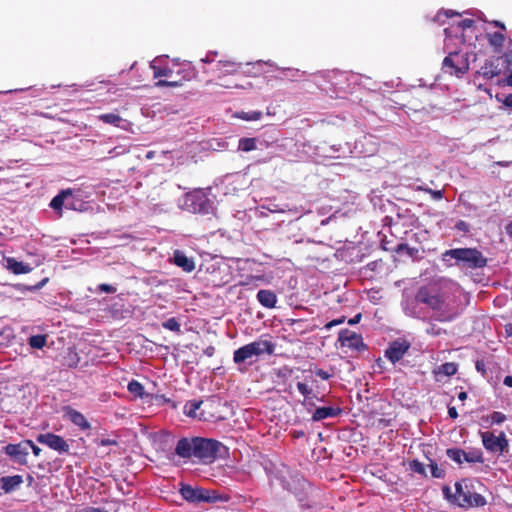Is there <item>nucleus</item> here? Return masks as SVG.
<instances>
[{
  "mask_svg": "<svg viewBox=\"0 0 512 512\" xmlns=\"http://www.w3.org/2000/svg\"><path fill=\"white\" fill-rule=\"evenodd\" d=\"M227 452V447L218 440L203 437H183L175 447V454L179 457L196 458L203 463H212Z\"/></svg>",
  "mask_w": 512,
  "mask_h": 512,
  "instance_id": "obj_1",
  "label": "nucleus"
},
{
  "mask_svg": "<svg viewBox=\"0 0 512 512\" xmlns=\"http://www.w3.org/2000/svg\"><path fill=\"white\" fill-rule=\"evenodd\" d=\"M485 491L486 486L477 478H465L456 482L454 495L448 486L443 488L445 497L461 508L484 507L487 504L483 495Z\"/></svg>",
  "mask_w": 512,
  "mask_h": 512,
  "instance_id": "obj_2",
  "label": "nucleus"
},
{
  "mask_svg": "<svg viewBox=\"0 0 512 512\" xmlns=\"http://www.w3.org/2000/svg\"><path fill=\"white\" fill-rule=\"evenodd\" d=\"M415 300L432 309L435 313V320L439 322H450L455 318V314L437 284L421 286L415 295Z\"/></svg>",
  "mask_w": 512,
  "mask_h": 512,
  "instance_id": "obj_3",
  "label": "nucleus"
},
{
  "mask_svg": "<svg viewBox=\"0 0 512 512\" xmlns=\"http://www.w3.org/2000/svg\"><path fill=\"white\" fill-rule=\"evenodd\" d=\"M154 78L167 77L171 80H159L157 87H178L183 81H190L195 77L194 70L189 65H174L173 67L158 66L155 61L150 64Z\"/></svg>",
  "mask_w": 512,
  "mask_h": 512,
  "instance_id": "obj_4",
  "label": "nucleus"
},
{
  "mask_svg": "<svg viewBox=\"0 0 512 512\" xmlns=\"http://www.w3.org/2000/svg\"><path fill=\"white\" fill-rule=\"evenodd\" d=\"M453 258L457 264L470 269L483 268L487 265V258L477 248H455L444 252L443 260Z\"/></svg>",
  "mask_w": 512,
  "mask_h": 512,
  "instance_id": "obj_5",
  "label": "nucleus"
},
{
  "mask_svg": "<svg viewBox=\"0 0 512 512\" xmlns=\"http://www.w3.org/2000/svg\"><path fill=\"white\" fill-rule=\"evenodd\" d=\"M275 347L276 345L272 341L260 338L235 350L233 361L236 364H241L253 356L272 355Z\"/></svg>",
  "mask_w": 512,
  "mask_h": 512,
  "instance_id": "obj_6",
  "label": "nucleus"
},
{
  "mask_svg": "<svg viewBox=\"0 0 512 512\" xmlns=\"http://www.w3.org/2000/svg\"><path fill=\"white\" fill-rule=\"evenodd\" d=\"M470 55L468 52L452 51L443 59L442 71L444 74L461 78L470 69Z\"/></svg>",
  "mask_w": 512,
  "mask_h": 512,
  "instance_id": "obj_7",
  "label": "nucleus"
},
{
  "mask_svg": "<svg viewBox=\"0 0 512 512\" xmlns=\"http://www.w3.org/2000/svg\"><path fill=\"white\" fill-rule=\"evenodd\" d=\"M480 437L484 448L490 453L502 455L509 448V442L504 432L496 436L493 432L480 431Z\"/></svg>",
  "mask_w": 512,
  "mask_h": 512,
  "instance_id": "obj_8",
  "label": "nucleus"
},
{
  "mask_svg": "<svg viewBox=\"0 0 512 512\" xmlns=\"http://www.w3.org/2000/svg\"><path fill=\"white\" fill-rule=\"evenodd\" d=\"M338 341L342 346L353 350L364 351L367 349V345L363 342L362 336L348 329H343L339 332Z\"/></svg>",
  "mask_w": 512,
  "mask_h": 512,
  "instance_id": "obj_9",
  "label": "nucleus"
},
{
  "mask_svg": "<svg viewBox=\"0 0 512 512\" xmlns=\"http://www.w3.org/2000/svg\"><path fill=\"white\" fill-rule=\"evenodd\" d=\"M411 344L407 340H395L391 342L385 351V357L393 364L400 361L409 351Z\"/></svg>",
  "mask_w": 512,
  "mask_h": 512,
  "instance_id": "obj_10",
  "label": "nucleus"
},
{
  "mask_svg": "<svg viewBox=\"0 0 512 512\" xmlns=\"http://www.w3.org/2000/svg\"><path fill=\"white\" fill-rule=\"evenodd\" d=\"M28 447L32 448V440H26L18 444H8L5 447V452L15 462L26 463L29 455Z\"/></svg>",
  "mask_w": 512,
  "mask_h": 512,
  "instance_id": "obj_11",
  "label": "nucleus"
},
{
  "mask_svg": "<svg viewBox=\"0 0 512 512\" xmlns=\"http://www.w3.org/2000/svg\"><path fill=\"white\" fill-rule=\"evenodd\" d=\"M179 492L183 499L190 503L208 502L210 500L207 490L201 488H193L187 484H181Z\"/></svg>",
  "mask_w": 512,
  "mask_h": 512,
  "instance_id": "obj_12",
  "label": "nucleus"
},
{
  "mask_svg": "<svg viewBox=\"0 0 512 512\" xmlns=\"http://www.w3.org/2000/svg\"><path fill=\"white\" fill-rule=\"evenodd\" d=\"M37 441L59 453L69 451V444L61 436L53 433L40 434L37 436Z\"/></svg>",
  "mask_w": 512,
  "mask_h": 512,
  "instance_id": "obj_13",
  "label": "nucleus"
},
{
  "mask_svg": "<svg viewBox=\"0 0 512 512\" xmlns=\"http://www.w3.org/2000/svg\"><path fill=\"white\" fill-rule=\"evenodd\" d=\"M500 57H491L485 61L481 68L477 71V74L483 78L490 80L501 73L499 67Z\"/></svg>",
  "mask_w": 512,
  "mask_h": 512,
  "instance_id": "obj_14",
  "label": "nucleus"
},
{
  "mask_svg": "<svg viewBox=\"0 0 512 512\" xmlns=\"http://www.w3.org/2000/svg\"><path fill=\"white\" fill-rule=\"evenodd\" d=\"M23 483V478L20 475L0 477V495L2 492L9 493L19 488Z\"/></svg>",
  "mask_w": 512,
  "mask_h": 512,
  "instance_id": "obj_15",
  "label": "nucleus"
},
{
  "mask_svg": "<svg viewBox=\"0 0 512 512\" xmlns=\"http://www.w3.org/2000/svg\"><path fill=\"white\" fill-rule=\"evenodd\" d=\"M173 262L185 272H192L195 269V262L187 257L182 251L176 250L173 254Z\"/></svg>",
  "mask_w": 512,
  "mask_h": 512,
  "instance_id": "obj_16",
  "label": "nucleus"
},
{
  "mask_svg": "<svg viewBox=\"0 0 512 512\" xmlns=\"http://www.w3.org/2000/svg\"><path fill=\"white\" fill-rule=\"evenodd\" d=\"M342 413L340 407H318L312 414V421H321L326 418L337 417Z\"/></svg>",
  "mask_w": 512,
  "mask_h": 512,
  "instance_id": "obj_17",
  "label": "nucleus"
},
{
  "mask_svg": "<svg viewBox=\"0 0 512 512\" xmlns=\"http://www.w3.org/2000/svg\"><path fill=\"white\" fill-rule=\"evenodd\" d=\"M203 404L202 400H190L187 401L184 406V414L188 417L195 418L198 420H206L203 411H199L201 405Z\"/></svg>",
  "mask_w": 512,
  "mask_h": 512,
  "instance_id": "obj_18",
  "label": "nucleus"
},
{
  "mask_svg": "<svg viewBox=\"0 0 512 512\" xmlns=\"http://www.w3.org/2000/svg\"><path fill=\"white\" fill-rule=\"evenodd\" d=\"M72 196L71 189H65L60 191L50 202V207L57 212L60 216L62 215V208L65 207V201L68 197Z\"/></svg>",
  "mask_w": 512,
  "mask_h": 512,
  "instance_id": "obj_19",
  "label": "nucleus"
},
{
  "mask_svg": "<svg viewBox=\"0 0 512 512\" xmlns=\"http://www.w3.org/2000/svg\"><path fill=\"white\" fill-rule=\"evenodd\" d=\"M257 300L259 303L266 308H274L277 303V296L271 290L261 289L257 293Z\"/></svg>",
  "mask_w": 512,
  "mask_h": 512,
  "instance_id": "obj_20",
  "label": "nucleus"
},
{
  "mask_svg": "<svg viewBox=\"0 0 512 512\" xmlns=\"http://www.w3.org/2000/svg\"><path fill=\"white\" fill-rule=\"evenodd\" d=\"M486 38L495 53L502 52L506 40V37L502 32L487 33Z\"/></svg>",
  "mask_w": 512,
  "mask_h": 512,
  "instance_id": "obj_21",
  "label": "nucleus"
},
{
  "mask_svg": "<svg viewBox=\"0 0 512 512\" xmlns=\"http://www.w3.org/2000/svg\"><path fill=\"white\" fill-rule=\"evenodd\" d=\"M67 414L74 425L80 427L82 430L90 429V423L81 412L74 409H69Z\"/></svg>",
  "mask_w": 512,
  "mask_h": 512,
  "instance_id": "obj_22",
  "label": "nucleus"
},
{
  "mask_svg": "<svg viewBox=\"0 0 512 512\" xmlns=\"http://www.w3.org/2000/svg\"><path fill=\"white\" fill-rule=\"evenodd\" d=\"M98 120L119 128H125L123 124H127V121L123 120L122 117L116 113L100 114L98 115Z\"/></svg>",
  "mask_w": 512,
  "mask_h": 512,
  "instance_id": "obj_23",
  "label": "nucleus"
},
{
  "mask_svg": "<svg viewBox=\"0 0 512 512\" xmlns=\"http://www.w3.org/2000/svg\"><path fill=\"white\" fill-rule=\"evenodd\" d=\"M6 262L7 268L16 275L30 272L29 265H26L23 262L16 260L15 258H7Z\"/></svg>",
  "mask_w": 512,
  "mask_h": 512,
  "instance_id": "obj_24",
  "label": "nucleus"
},
{
  "mask_svg": "<svg viewBox=\"0 0 512 512\" xmlns=\"http://www.w3.org/2000/svg\"><path fill=\"white\" fill-rule=\"evenodd\" d=\"M458 367L454 362H446L437 367L434 371L435 374H442L445 376H453L457 373Z\"/></svg>",
  "mask_w": 512,
  "mask_h": 512,
  "instance_id": "obj_25",
  "label": "nucleus"
},
{
  "mask_svg": "<svg viewBox=\"0 0 512 512\" xmlns=\"http://www.w3.org/2000/svg\"><path fill=\"white\" fill-rule=\"evenodd\" d=\"M464 461L468 463H483V453L479 449H472L468 452L464 451Z\"/></svg>",
  "mask_w": 512,
  "mask_h": 512,
  "instance_id": "obj_26",
  "label": "nucleus"
},
{
  "mask_svg": "<svg viewBox=\"0 0 512 512\" xmlns=\"http://www.w3.org/2000/svg\"><path fill=\"white\" fill-rule=\"evenodd\" d=\"M127 389L135 397H138V398L145 397L144 386L137 380L130 381L128 383Z\"/></svg>",
  "mask_w": 512,
  "mask_h": 512,
  "instance_id": "obj_27",
  "label": "nucleus"
},
{
  "mask_svg": "<svg viewBox=\"0 0 512 512\" xmlns=\"http://www.w3.org/2000/svg\"><path fill=\"white\" fill-rule=\"evenodd\" d=\"M217 69L224 73H234L239 69V65L234 61H218Z\"/></svg>",
  "mask_w": 512,
  "mask_h": 512,
  "instance_id": "obj_28",
  "label": "nucleus"
},
{
  "mask_svg": "<svg viewBox=\"0 0 512 512\" xmlns=\"http://www.w3.org/2000/svg\"><path fill=\"white\" fill-rule=\"evenodd\" d=\"M449 459L455 461L458 464H462L464 461V450L460 448H449L446 451Z\"/></svg>",
  "mask_w": 512,
  "mask_h": 512,
  "instance_id": "obj_29",
  "label": "nucleus"
},
{
  "mask_svg": "<svg viewBox=\"0 0 512 512\" xmlns=\"http://www.w3.org/2000/svg\"><path fill=\"white\" fill-rule=\"evenodd\" d=\"M239 150L249 152L256 149L255 138H241L238 145Z\"/></svg>",
  "mask_w": 512,
  "mask_h": 512,
  "instance_id": "obj_30",
  "label": "nucleus"
},
{
  "mask_svg": "<svg viewBox=\"0 0 512 512\" xmlns=\"http://www.w3.org/2000/svg\"><path fill=\"white\" fill-rule=\"evenodd\" d=\"M483 419L484 421L489 422L490 425H494L503 423L507 419V417L502 412L494 411L493 413H491L490 415L486 416Z\"/></svg>",
  "mask_w": 512,
  "mask_h": 512,
  "instance_id": "obj_31",
  "label": "nucleus"
},
{
  "mask_svg": "<svg viewBox=\"0 0 512 512\" xmlns=\"http://www.w3.org/2000/svg\"><path fill=\"white\" fill-rule=\"evenodd\" d=\"M163 328L168 329L170 331L180 333L181 326L178 320L175 317L169 318L168 320L162 323Z\"/></svg>",
  "mask_w": 512,
  "mask_h": 512,
  "instance_id": "obj_32",
  "label": "nucleus"
},
{
  "mask_svg": "<svg viewBox=\"0 0 512 512\" xmlns=\"http://www.w3.org/2000/svg\"><path fill=\"white\" fill-rule=\"evenodd\" d=\"M405 251L406 254L410 257H414L418 253V249L415 247H409L406 243H400L396 246L395 252L400 253Z\"/></svg>",
  "mask_w": 512,
  "mask_h": 512,
  "instance_id": "obj_33",
  "label": "nucleus"
},
{
  "mask_svg": "<svg viewBox=\"0 0 512 512\" xmlns=\"http://www.w3.org/2000/svg\"><path fill=\"white\" fill-rule=\"evenodd\" d=\"M475 26V21L473 19H463L459 21L458 27L461 28L462 32H465L466 30H469ZM462 42L465 43V34L462 33Z\"/></svg>",
  "mask_w": 512,
  "mask_h": 512,
  "instance_id": "obj_34",
  "label": "nucleus"
},
{
  "mask_svg": "<svg viewBox=\"0 0 512 512\" xmlns=\"http://www.w3.org/2000/svg\"><path fill=\"white\" fill-rule=\"evenodd\" d=\"M262 116V112L260 111H252V112H242L240 118L247 121H256L259 120Z\"/></svg>",
  "mask_w": 512,
  "mask_h": 512,
  "instance_id": "obj_35",
  "label": "nucleus"
},
{
  "mask_svg": "<svg viewBox=\"0 0 512 512\" xmlns=\"http://www.w3.org/2000/svg\"><path fill=\"white\" fill-rule=\"evenodd\" d=\"M47 335H34V349H42L47 345Z\"/></svg>",
  "mask_w": 512,
  "mask_h": 512,
  "instance_id": "obj_36",
  "label": "nucleus"
},
{
  "mask_svg": "<svg viewBox=\"0 0 512 512\" xmlns=\"http://www.w3.org/2000/svg\"><path fill=\"white\" fill-rule=\"evenodd\" d=\"M431 474L434 478H444L445 471L438 467L437 463L431 461L430 463Z\"/></svg>",
  "mask_w": 512,
  "mask_h": 512,
  "instance_id": "obj_37",
  "label": "nucleus"
},
{
  "mask_svg": "<svg viewBox=\"0 0 512 512\" xmlns=\"http://www.w3.org/2000/svg\"><path fill=\"white\" fill-rule=\"evenodd\" d=\"M297 389L306 399H308L312 393V389L303 382L297 383Z\"/></svg>",
  "mask_w": 512,
  "mask_h": 512,
  "instance_id": "obj_38",
  "label": "nucleus"
},
{
  "mask_svg": "<svg viewBox=\"0 0 512 512\" xmlns=\"http://www.w3.org/2000/svg\"><path fill=\"white\" fill-rule=\"evenodd\" d=\"M314 373L320 377L322 380H329L332 376H333V373L332 372H329V371H326V370H323L321 368H316L314 370Z\"/></svg>",
  "mask_w": 512,
  "mask_h": 512,
  "instance_id": "obj_39",
  "label": "nucleus"
},
{
  "mask_svg": "<svg viewBox=\"0 0 512 512\" xmlns=\"http://www.w3.org/2000/svg\"><path fill=\"white\" fill-rule=\"evenodd\" d=\"M411 469L416 472V473H419V474H425V468H424V465L417 461V460H413L411 462Z\"/></svg>",
  "mask_w": 512,
  "mask_h": 512,
  "instance_id": "obj_40",
  "label": "nucleus"
},
{
  "mask_svg": "<svg viewBox=\"0 0 512 512\" xmlns=\"http://www.w3.org/2000/svg\"><path fill=\"white\" fill-rule=\"evenodd\" d=\"M97 290L100 292H105L108 294H113L116 292V288L110 284L102 283L98 285Z\"/></svg>",
  "mask_w": 512,
  "mask_h": 512,
  "instance_id": "obj_41",
  "label": "nucleus"
},
{
  "mask_svg": "<svg viewBox=\"0 0 512 512\" xmlns=\"http://www.w3.org/2000/svg\"><path fill=\"white\" fill-rule=\"evenodd\" d=\"M97 445L99 446H117L118 441L116 439L103 438L100 440H96Z\"/></svg>",
  "mask_w": 512,
  "mask_h": 512,
  "instance_id": "obj_42",
  "label": "nucleus"
},
{
  "mask_svg": "<svg viewBox=\"0 0 512 512\" xmlns=\"http://www.w3.org/2000/svg\"><path fill=\"white\" fill-rule=\"evenodd\" d=\"M455 228L458 230V231H461V232H464V233H467L469 232L470 230V226L467 222L463 221V220H459L456 225H455Z\"/></svg>",
  "mask_w": 512,
  "mask_h": 512,
  "instance_id": "obj_43",
  "label": "nucleus"
},
{
  "mask_svg": "<svg viewBox=\"0 0 512 512\" xmlns=\"http://www.w3.org/2000/svg\"><path fill=\"white\" fill-rule=\"evenodd\" d=\"M501 59H504V62L506 64V68L509 70L512 66V51L505 52Z\"/></svg>",
  "mask_w": 512,
  "mask_h": 512,
  "instance_id": "obj_44",
  "label": "nucleus"
},
{
  "mask_svg": "<svg viewBox=\"0 0 512 512\" xmlns=\"http://www.w3.org/2000/svg\"><path fill=\"white\" fill-rule=\"evenodd\" d=\"M426 191L430 193L435 200H440L443 198V192L441 190H433L429 188L426 189Z\"/></svg>",
  "mask_w": 512,
  "mask_h": 512,
  "instance_id": "obj_45",
  "label": "nucleus"
},
{
  "mask_svg": "<svg viewBox=\"0 0 512 512\" xmlns=\"http://www.w3.org/2000/svg\"><path fill=\"white\" fill-rule=\"evenodd\" d=\"M345 321V317H341L339 319H334L330 322H328L326 325H325V328L326 329H330L336 325H339V324H342L343 322Z\"/></svg>",
  "mask_w": 512,
  "mask_h": 512,
  "instance_id": "obj_46",
  "label": "nucleus"
},
{
  "mask_svg": "<svg viewBox=\"0 0 512 512\" xmlns=\"http://www.w3.org/2000/svg\"><path fill=\"white\" fill-rule=\"evenodd\" d=\"M156 400L158 403H168L171 404L173 408H176V404L169 398H166L164 395H157Z\"/></svg>",
  "mask_w": 512,
  "mask_h": 512,
  "instance_id": "obj_47",
  "label": "nucleus"
},
{
  "mask_svg": "<svg viewBox=\"0 0 512 512\" xmlns=\"http://www.w3.org/2000/svg\"><path fill=\"white\" fill-rule=\"evenodd\" d=\"M65 208L66 209H73V210L77 209L75 201H74V198H73V195L71 197H68L67 201H65Z\"/></svg>",
  "mask_w": 512,
  "mask_h": 512,
  "instance_id": "obj_48",
  "label": "nucleus"
},
{
  "mask_svg": "<svg viewBox=\"0 0 512 512\" xmlns=\"http://www.w3.org/2000/svg\"><path fill=\"white\" fill-rule=\"evenodd\" d=\"M427 333L429 335L438 336L441 333V329L437 328L435 325H432L430 328L427 329Z\"/></svg>",
  "mask_w": 512,
  "mask_h": 512,
  "instance_id": "obj_49",
  "label": "nucleus"
},
{
  "mask_svg": "<svg viewBox=\"0 0 512 512\" xmlns=\"http://www.w3.org/2000/svg\"><path fill=\"white\" fill-rule=\"evenodd\" d=\"M49 281V277L46 276L44 277L43 279H41L39 282H37L36 284H34V290H39L41 289L42 287H44V285Z\"/></svg>",
  "mask_w": 512,
  "mask_h": 512,
  "instance_id": "obj_50",
  "label": "nucleus"
},
{
  "mask_svg": "<svg viewBox=\"0 0 512 512\" xmlns=\"http://www.w3.org/2000/svg\"><path fill=\"white\" fill-rule=\"evenodd\" d=\"M14 289L19 291V292H25V291H30L32 288L30 286H25L23 284H15L13 285Z\"/></svg>",
  "mask_w": 512,
  "mask_h": 512,
  "instance_id": "obj_51",
  "label": "nucleus"
},
{
  "mask_svg": "<svg viewBox=\"0 0 512 512\" xmlns=\"http://www.w3.org/2000/svg\"><path fill=\"white\" fill-rule=\"evenodd\" d=\"M217 55V52H211L204 59H201L204 63H211L214 61V57Z\"/></svg>",
  "mask_w": 512,
  "mask_h": 512,
  "instance_id": "obj_52",
  "label": "nucleus"
},
{
  "mask_svg": "<svg viewBox=\"0 0 512 512\" xmlns=\"http://www.w3.org/2000/svg\"><path fill=\"white\" fill-rule=\"evenodd\" d=\"M361 317H362V315L360 313H358L353 318L348 320V324L349 325H355V324L359 323L360 320H361Z\"/></svg>",
  "mask_w": 512,
  "mask_h": 512,
  "instance_id": "obj_53",
  "label": "nucleus"
},
{
  "mask_svg": "<svg viewBox=\"0 0 512 512\" xmlns=\"http://www.w3.org/2000/svg\"><path fill=\"white\" fill-rule=\"evenodd\" d=\"M448 415L452 419H456L458 417V412L455 407H448Z\"/></svg>",
  "mask_w": 512,
  "mask_h": 512,
  "instance_id": "obj_54",
  "label": "nucleus"
},
{
  "mask_svg": "<svg viewBox=\"0 0 512 512\" xmlns=\"http://www.w3.org/2000/svg\"><path fill=\"white\" fill-rule=\"evenodd\" d=\"M503 104L506 106V107H509L512 109V94H508L504 101H503Z\"/></svg>",
  "mask_w": 512,
  "mask_h": 512,
  "instance_id": "obj_55",
  "label": "nucleus"
},
{
  "mask_svg": "<svg viewBox=\"0 0 512 512\" xmlns=\"http://www.w3.org/2000/svg\"><path fill=\"white\" fill-rule=\"evenodd\" d=\"M204 354L208 357H212L215 354V347L214 346H208L204 350Z\"/></svg>",
  "mask_w": 512,
  "mask_h": 512,
  "instance_id": "obj_56",
  "label": "nucleus"
},
{
  "mask_svg": "<svg viewBox=\"0 0 512 512\" xmlns=\"http://www.w3.org/2000/svg\"><path fill=\"white\" fill-rule=\"evenodd\" d=\"M84 512H107L104 509L95 508V507H86L83 509Z\"/></svg>",
  "mask_w": 512,
  "mask_h": 512,
  "instance_id": "obj_57",
  "label": "nucleus"
},
{
  "mask_svg": "<svg viewBox=\"0 0 512 512\" xmlns=\"http://www.w3.org/2000/svg\"><path fill=\"white\" fill-rule=\"evenodd\" d=\"M476 369H477V371H479V372L485 373V364H484V362H482V361H477V362H476Z\"/></svg>",
  "mask_w": 512,
  "mask_h": 512,
  "instance_id": "obj_58",
  "label": "nucleus"
},
{
  "mask_svg": "<svg viewBox=\"0 0 512 512\" xmlns=\"http://www.w3.org/2000/svg\"><path fill=\"white\" fill-rule=\"evenodd\" d=\"M503 383H504V385H506L507 387L512 388V376H511V375H507V376L504 378Z\"/></svg>",
  "mask_w": 512,
  "mask_h": 512,
  "instance_id": "obj_59",
  "label": "nucleus"
},
{
  "mask_svg": "<svg viewBox=\"0 0 512 512\" xmlns=\"http://www.w3.org/2000/svg\"><path fill=\"white\" fill-rule=\"evenodd\" d=\"M443 14H444L447 18H451V17H453V16H455V15H460L459 13L454 12L453 10H446V11H444V13H443Z\"/></svg>",
  "mask_w": 512,
  "mask_h": 512,
  "instance_id": "obj_60",
  "label": "nucleus"
},
{
  "mask_svg": "<svg viewBox=\"0 0 512 512\" xmlns=\"http://www.w3.org/2000/svg\"><path fill=\"white\" fill-rule=\"evenodd\" d=\"M79 359L77 357V354L76 353H73V358L71 360V362L69 363V366L72 367V366H76L77 363H78Z\"/></svg>",
  "mask_w": 512,
  "mask_h": 512,
  "instance_id": "obj_61",
  "label": "nucleus"
},
{
  "mask_svg": "<svg viewBox=\"0 0 512 512\" xmlns=\"http://www.w3.org/2000/svg\"><path fill=\"white\" fill-rule=\"evenodd\" d=\"M505 330H506V333L509 335V336H512V323H509L505 326Z\"/></svg>",
  "mask_w": 512,
  "mask_h": 512,
  "instance_id": "obj_62",
  "label": "nucleus"
},
{
  "mask_svg": "<svg viewBox=\"0 0 512 512\" xmlns=\"http://www.w3.org/2000/svg\"><path fill=\"white\" fill-rule=\"evenodd\" d=\"M506 84L512 86V72L506 78Z\"/></svg>",
  "mask_w": 512,
  "mask_h": 512,
  "instance_id": "obj_63",
  "label": "nucleus"
},
{
  "mask_svg": "<svg viewBox=\"0 0 512 512\" xmlns=\"http://www.w3.org/2000/svg\"><path fill=\"white\" fill-rule=\"evenodd\" d=\"M506 232L512 236V221L506 226Z\"/></svg>",
  "mask_w": 512,
  "mask_h": 512,
  "instance_id": "obj_64",
  "label": "nucleus"
}]
</instances>
